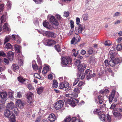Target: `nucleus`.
Segmentation results:
<instances>
[{
  "mask_svg": "<svg viewBox=\"0 0 122 122\" xmlns=\"http://www.w3.org/2000/svg\"><path fill=\"white\" fill-rule=\"evenodd\" d=\"M61 64L62 66H66L71 64L72 61L71 57L69 56L63 57L61 58Z\"/></svg>",
  "mask_w": 122,
  "mask_h": 122,
  "instance_id": "nucleus-1",
  "label": "nucleus"
},
{
  "mask_svg": "<svg viewBox=\"0 0 122 122\" xmlns=\"http://www.w3.org/2000/svg\"><path fill=\"white\" fill-rule=\"evenodd\" d=\"M108 56L110 57V58L113 60L115 65L121 63L122 61V58H114V56L113 55V54H108Z\"/></svg>",
  "mask_w": 122,
  "mask_h": 122,
  "instance_id": "nucleus-2",
  "label": "nucleus"
},
{
  "mask_svg": "<svg viewBox=\"0 0 122 122\" xmlns=\"http://www.w3.org/2000/svg\"><path fill=\"white\" fill-rule=\"evenodd\" d=\"M51 23L53 26L54 28L57 29L58 28V23L54 16H51L50 20Z\"/></svg>",
  "mask_w": 122,
  "mask_h": 122,
  "instance_id": "nucleus-3",
  "label": "nucleus"
},
{
  "mask_svg": "<svg viewBox=\"0 0 122 122\" xmlns=\"http://www.w3.org/2000/svg\"><path fill=\"white\" fill-rule=\"evenodd\" d=\"M86 74V78L88 80L93 77L95 76L96 74L92 72L91 71H90L89 69L87 70L85 72Z\"/></svg>",
  "mask_w": 122,
  "mask_h": 122,
  "instance_id": "nucleus-4",
  "label": "nucleus"
},
{
  "mask_svg": "<svg viewBox=\"0 0 122 122\" xmlns=\"http://www.w3.org/2000/svg\"><path fill=\"white\" fill-rule=\"evenodd\" d=\"M6 106L7 108L10 109L12 110L15 108L14 110H13V111H14L15 114H16L17 109L16 107L15 108L14 104L13 102H11L8 103Z\"/></svg>",
  "mask_w": 122,
  "mask_h": 122,
  "instance_id": "nucleus-5",
  "label": "nucleus"
},
{
  "mask_svg": "<svg viewBox=\"0 0 122 122\" xmlns=\"http://www.w3.org/2000/svg\"><path fill=\"white\" fill-rule=\"evenodd\" d=\"M56 42L52 40L49 39L44 40L43 41L44 44L46 46H50L54 45L56 43Z\"/></svg>",
  "mask_w": 122,
  "mask_h": 122,
  "instance_id": "nucleus-6",
  "label": "nucleus"
},
{
  "mask_svg": "<svg viewBox=\"0 0 122 122\" xmlns=\"http://www.w3.org/2000/svg\"><path fill=\"white\" fill-rule=\"evenodd\" d=\"M63 101L61 100H59L56 103L55 108L56 110H59L63 107Z\"/></svg>",
  "mask_w": 122,
  "mask_h": 122,
  "instance_id": "nucleus-7",
  "label": "nucleus"
},
{
  "mask_svg": "<svg viewBox=\"0 0 122 122\" xmlns=\"http://www.w3.org/2000/svg\"><path fill=\"white\" fill-rule=\"evenodd\" d=\"M16 105L20 108H23L25 105V102L19 99L17 100L15 102Z\"/></svg>",
  "mask_w": 122,
  "mask_h": 122,
  "instance_id": "nucleus-8",
  "label": "nucleus"
},
{
  "mask_svg": "<svg viewBox=\"0 0 122 122\" xmlns=\"http://www.w3.org/2000/svg\"><path fill=\"white\" fill-rule=\"evenodd\" d=\"M115 91L114 90H113L111 94L109 95L108 99L110 102H111L113 99H114V101L115 102L117 101V97H115Z\"/></svg>",
  "mask_w": 122,
  "mask_h": 122,
  "instance_id": "nucleus-9",
  "label": "nucleus"
},
{
  "mask_svg": "<svg viewBox=\"0 0 122 122\" xmlns=\"http://www.w3.org/2000/svg\"><path fill=\"white\" fill-rule=\"evenodd\" d=\"M67 102L68 104L72 107H75L76 106V103H77L79 102V101L76 99L74 98L72 100L70 99L68 100Z\"/></svg>",
  "mask_w": 122,
  "mask_h": 122,
  "instance_id": "nucleus-10",
  "label": "nucleus"
},
{
  "mask_svg": "<svg viewBox=\"0 0 122 122\" xmlns=\"http://www.w3.org/2000/svg\"><path fill=\"white\" fill-rule=\"evenodd\" d=\"M27 102L29 103H31L33 101V95L31 92H28L26 95Z\"/></svg>",
  "mask_w": 122,
  "mask_h": 122,
  "instance_id": "nucleus-11",
  "label": "nucleus"
},
{
  "mask_svg": "<svg viewBox=\"0 0 122 122\" xmlns=\"http://www.w3.org/2000/svg\"><path fill=\"white\" fill-rule=\"evenodd\" d=\"M56 119L55 115L53 114H51L49 115L48 119L50 122H54Z\"/></svg>",
  "mask_w": 122,
  "mask_h": 122,
  "instance_id": "nucleus-12",
  "label": "nucleus"
},
{
  "mask_svg": "<svg viewBox=\"0 0 122 122\" xmlns=\"http://www.w3.org/2000/svg\"><path fill=\"white\" fill-rule=\"evenodd\" d=\"M81 38L80 37L78 36L76 38L75 37H74L71 41V44H76L78 42L80 41Z\"/></svg>",
  "mask_w": 122,
  "mask_h": 122,
  "instance_id": "nucleus-13",
  "label": "nucleus"
},
{
  "mask_svg": "<svg viewBox=\"0 0 122 122\" xmlns=\"http://www.w3.org/2000/svg\"><path fill=\"white\" fill-rule=\"evenodd\" d=\"M47 36L53 38H55L57 36V35L54 33L52 32L48 31L46 32Z\"/></svg>",
  "mask_w": 122,
  "mask_h": 122,
  "instance_id": "nucleus-14",
  "label": "nucleus"
},
{
  "mask_svg": "<svg viewBox=\"0 0 122 122\" xmlns=\"http://www.w3.org/2000/svg\"><path fill=\"white\" fill-rule=\"evenodd\" d=\"M12 40L13 41L15 40L16 38V41L18 43H20L21 41V39L20 37L18 35L15 36L14 35H12Z\"/></svg>",
  "mask_w": 122,
  "mask_h": 122,
  "instance_id": "nucleus-15",
  "label": "nucleus"
},
{
  "mask_svg": "<svg viewBox=\"0 0 122 122\" xmlns=\"http://www.w3.org/2000/svg\"><path fill=\"white\" fill-rule=\"evenodd\" d=\"M14 46L15 50L17 53H22L21 51V46L17 44H15Z\"/></svg>",
  "mask_w": 122,
  "mask_h": 122,
  "instance_id": "nucleus-16",
  "label": "nucleus"
},
{
  "mask_svg": "<svg viewBox=\"0 0 122 122\" xmlns=\"http://www.w3.org/2000/svg\"><path fill=\"white\" fill-rule=\"evenodd\" d=\"M86 67V65L85 64L80 65L77 66L78 70L80 71H83L85 70Z\"/></svg>",
  "mask_w": 122,
  "mask_h": 122,
  "instance_id": "nucleus-17",
  "label": "nucleus"
},
{
  "mask_svg": "<svg viewBox=\"0 0 122 122\" xmlns=\"http://www.w3.org/2000/svg\"><path fill=\"white\" fill-rule=\"evenodd\" d=\"M12 70L15 72L19 70V66L17 64H13L12 66Z\"/></svg>",
  "mask_w": 122,
  "mask_h": 122,
  "instance_id": "nucleus-18",
  "label": "nucleus"
},
{
  "mask_svg": "<svg viewBox=\"0 0 122 122\" xmlns=\"http://www.w3.org/2000/svg\"><path fill=\"white\" fill-rule=\"evenodd\" d=\"M43 25L44 27L49 29H52V27L50 25L48 22H44L43 23Z\"/></svg>",
  "mask_w": 122,
  "mask_h": 122,
  "instance_id": "nucleus-19",
  "label": "nucleus"
},
{
  "mask_svg": "<svg viewBox=\"0 0 122 122\" xmlns=\"http://www.w3.org/2000/svg\"><path fill=\"white\" fill-rule=\"evenodd\" d=\"M4 114L6 117H9L12 114V113H11L10 112L9 110L7 109L5 110Z\"/></svg>",
  "mask_w": 122,
  "mask_h": 122,
  "instance_id": "nucleus-20",
  "label": "nucleus"
},
{
  "mask_svg": "<svg viewBox=\"0 0 122 122\" xmlns=\"http://www.w3.org/2000/svg\"><path fill=\"white\" fill-rule=\"evenodd\" d=\"M81 87H76L74 88V92L76 93V94L75 95H74V96L75 97H77L78 96V94L80 93V90L81 89Z\"/></svg>",
  "mask_w": 122,
  "mask_h": 122,
  "instance_id": "nucleus-21",
  "label": "nucleus"
},
{
  "mask_svg": "<svg viewBox=\"0 0 122 122\" xmlns=\"http://www.w3.org/2000/svg\"><path fill=\"white\" fill-rule=\"evenodd\" d=\"M11 39H12V35L11 36L8 35L6 36L4 40V44L9 41Z\"/></svg>",
  "mask_w": 122,
  "mask_h": 122,
  "instance_id": "nucleus-22",
  "label": "nucleus"
},
{
  "mask_svg": "<svg viewBox=\"0 0 122 122\" xmlns=\"http://www.w3.org/2000/svg\"><path fill=\"white\" fill-rule=\"evenodd\" d=\"M98 100L96 99L95 100V102L97 103L98 102L100 104L102 103L103 102V98L101 96H99L98 97Z\"/></svg>",
  "mask_w": 122,
  "mask_h": 122,
  "instance_id": "nucleus-23",
  "label": "nucleus"
},
{
  "mask_svg": "<svg viewBox=\"0 0 122 122\" xmlns=\"http://www.w3.org/2000/svg\"><path fill=\"white\" fill-rule=\"evenodd\" d=\"M7 94L5 92L0 93V97L2 99H5L7 98Z\"/></svg>",
  "mask_w": 122,
  "mask_h": 122,
  "instance_id": "nucleus-24",
  "label": "nucleus"
},
{
  "mask_svg": "<svg viewBox=\"0 0 122 122\" xmlns=\"http://www.w3.org/2000/svg\"><path fill=\"white\" fill-rule=\"evenodd\" d=\"M85 28L84 26L83 25L79 24V25L78 29V32L80 33Z\"/></svg>",
  "mask_w": 122,
  "mask_h": 122,
  "instance_id": "nucleus-25",
  "label": "nucleus"
},
{
  "mask_svg": "<svg viewBox=\"0 0 122 122\" xmlns=\"http://www.w3.org/2000/svg\"><path fill=\"white\" fill-rule=\"evenodd\" d=\"M5 50H8L9 49H13V46L10 43H8L5 46Z\"/></svg>",
  "mask_w": 122,
  "mask_h": 122,
  "instance_id": "nucleus-26",
  "label": "nucleus"
},
{
  "mask_svg": "<svg viewBox=\"0 0 122 122\" xmlns=\"http://www.w3.org/2000/svg\"><path fill=\"white\" fill-rule=\"evenodd\" d=\"M9 119L11 122H14L15 121V117L14 115V113H12V114L10 116Z\"/></svg>",
  "mask_w": 122,
  "mask_h": 122,
  "instance_id": "nucleus-27",
  "label": "nucleus"
},
{
  "mask_svg": "<svg viewBox=\"0 0 122 122\" xmlns=\"http://www.w3.org/2000/svg\"><path fill=\"white\" fill-rule=\"evenodd\" d=\"M3 30L5 31H10V29L9 28V25L7 23H5L4 25Z\"/></svg>",
  "mask_w": 122,
  "mask_h": 122,
  "instance_id": "nucleus-28",
  "label": "nucleus"
},
{
  "mask_svg": "<svg viewBox=\"0 0 122 122\" xmlns=\"http://www.w3.org/2000/svg\"><path fill=\"white\" fill-rule=\"evenodd\" d=\"M7 57L10 61H12L14 57V54H7Z\"/></svg>",
  "mask_w": 122,
  "mask_h": 122,
  "instance_id": "nucleus-29",
  "label": "nucleus"
},
{
  "mask_svg": "<svg viewBox=\"0 0 122 122\" xmlns=\"http://www.w3.org/2000/svg\"><path fill=\"white\" fill-rule=\"evenodd\" d=\"M49 70V66H46L43 68V70L42 71V73L43 74H45Z\"/></svg>",
  "mask_w": 122,
  "mask_h": 122,
  "instance_id": "nucleus-30",
  "label": "nucleus"
},
{
  "mask_svg": "<svg viewBox=\"0 0 122 122\" xmlns=\"http://www.w3.org/2000/svg\"><path fill=\"white\" fill-rule=\"evenodd\" d=\"M101 112V110L99 109H96L94 110H92L91 111V113L92 114H94L99 113Z\"/></svg>",
  "mask_w": 122,
  "mask_h": 122,
  "instance_id": "nucleus-31",
  "label": "nucleus"
},
{
  "mask_svg": "<svg viewBox=\"0 0 122 122\" xmlns=\"http://www.w3.org/2000/svg\"><path fill=\"white\" fill-rule=\"evenodd\" d=\"M44 89V87L43 86L39 87L37 89V93L39 94H41L43 92Z\"/></svg>",
  "mask_w": 122,
  "mask_h": 122,
  "instance_id": "nucleus-32",
  "label": "nucleus"
},
{
  "mask_svg": "<svg viewBox=\"0 0 122 122\" xmlns=\"http://www.w3.org/2000/svg\"><path fill=\"white\" fill-rule=\"evenodd\" d=\"M106 115L104 114H101L99 117V118L101 121H105L106 118Z\"/></svg>",
  "mask_w": 122,
  "mask_h": 122,
  "instance_id": "nucleus-33",
  "label": "nucleus"
},
{
  "mask_svg": "<svg viewBox=\"0 0 122 122\" xmlns=\"http://www.w3.org/2000/svg\"><path fill=\"white\" fill-rule=\"evenodd\" d=\"M18 80L21 83H23L26 79L25 78L21 76H20L18 77Z\"/></svg>",
  "mask_w": 122,
  "mask_h": 122,
  "instance_id": "nucleus-34",
  "label": "nucleus"
},
{
  "mask_svg": "<svg viewBox=\"0 0 122 122\" xmlns=\"http://www.w3.org/2000/svg\"><path fill=\"white\" fill-rule=\"evenodd\" d=\"M72 122H82V120L80 119H76L75 117H73L71 119Z\"/></svg>",
  "mask_w": 122,
  "mask_h": 122,
  "instance_id": "nucleus-35",
  "label": "nucleus"
},
{
  "mask_svg": "<svg viewBox=\"0 0 122 122\" xmlns=\"http://www.w3.org/2000/svg\"><path fill=\"white\" fill-rule=\"evenodd\" d=\"M82 17L84 20H87L89 18L88 14L86 13H85L82 15Z\"/></svg>",
  "mask_w": 122,
  "mask_h": 122,
  "instance_id": "nucleus-36",
  "label": "nucleus"
},
{
  "mask_svg": "<svg viewBox=\"0 0 122 122\" xmlns=\"http://www.w3.org/2000/svg\"><path fill=\"white\" fill-rule=\"evenodd\" d=\"M96 62L95 59L94 57H91L90 58V63L91 64H95Z\"/></svg>",
  "mask_w": 122,
  "mask_h": 122,
  "instance_id": "nucleus-37",
  "label": "nucleus"
},
{
  "mask_svg": "<svg viewBox=\"0 0 122 122\" xmlns=\"http://www.w3.org/2000/svg\"><path fill=\"white\" fill-rule=\"evenodd\" d=\"M58 85V83L57 81L54 80L53 81L52 87L54 88H56Z\"/></svg>",
  "mask_w": 122,
  "mask_h": 122,
  "instance_id": "nucleus-38",
  "label": "nucleus"
},
{
  "mask_svg": "<svg viewBox=\"0 0 122 122\" xmlns=\"http://www.w3.org/2000/svg\"><path fill=\"white\" fill-rule=\"evenodd\" d=\"M48 31H44L41 29L40 30H38V32L40 33L41 34L43 35H46V32Z\"/></svg>",
  "mask_w": 122,
  "mask_h": 122,
  "instance_id": "nucleus-39",
  "label": "nucleus"
},
{
  "mask_svg": "<svg viewBox=\"0 0 122 122\" xmlns=\"http://www.w3.org/2000/svg\"><path fill=\"white\" fill-rule=\"evenodd\" d=\"M76 61L75 63V64L76 66H78L80 65L79 64L81 63V61H80V59H76Z\"/></svg>",
  "mask_w": 122,
  "mask_h": 122,
  "instance_id": "nucleus-40",
  "label": "nucleus"
},
{
  "mask_svg": "<svg viewBox=\"0 0 122 122\" xmlns=\"http://www.w3.org/2000/svg\"><path fill=\"white\" fill-rule=\"evenodd\" d=\"M55 48L56 50L58 52L61 51V50L59 46L58 45H55Z\"/></svg>",
  "mask_w": 122,
  "mask_h": 122,
  "instance_id": "nucleus-41",
  "label": "nucleus"
},
{
  "mask_svg": "<svg viewBox=\"0 0 122 122\" xmlns=\"http://www.w3.org/2000/svg\"><path fill=\"white\" fill-rule=\"evenodd\" d=\"M77 54H73V55L75 57V59H80V60L82 59V56H77Z\"/></svg>",
  "mask_w": 122,
  "mask_h": 122,
  "instance_id": "nucleus-42",
  "label": "nucleus"
},
{
  "mask_svg": "<svg viewBox=\"0 0 122 122\" xmlns=\"http://www.w3.org/2000/svg\"><path fill=\"white\" fill-rule=\"evenodd\" d=\"M33 22L35 25L37 26H39L38 21L36 18L35 19L33 20Z\"/></svg>",
  "mask_w": 122,
  "mask_h": 122,
  "instance_id": "nucleus-43",
  "label": "nucleus"
},
{
  "mask_svg": "<svg viewBox=\"0 0 122 122\" xmlns=\"http://www.w3.org/2000/svg\"><path fill=\"white\" fill-rule=\"evenodd\" d=\"M111 43V42L110 41H106L104 43V44L106 46H109Z\"/></svg>",
  "mask_w": 122,
  "mask_h": 122,
  "instance_id": "nucleus-44",
  "label": "nucleus"
},
{
  "mask_svg": "<svg viewBox=\"0 0 122 122\" xmlns=\"http://www.w3.org/2000/svg\"><path fill=\"white\" fill-rule=\"evenodd\" d=\"M7 8L8 10H9L11 8V4L10 2L8 1L7 4Z\"/></svg>",
  "mask_w": 122,
  "mask_h": 122,
  "instance_id": "nucleus-45",
  "label": "nucleus"
},
{
  "mask_svg": "<svg viewBox=\"0 0 122 122\" xmlns=\"http://www.w3.org/2000/svg\"><path fill=\"white\" fill-rule=\"evenodd\" d=\"M5 16L4 15H2L1 17V23L4 22L5 21Z\"/></svg>",
  "mask_w": 122,
  "mask_h": 122,
  "instance_id": "nucleus-46",
  "label": "nucleus"
},
{
  "mask_svg": "<svg viewBox=\"0 0 122 122\" xmlns=\"http://www.w3.org/2000/svg\"><path fill=\"white\" fill-rule=\"evenodd\" d=\"M112 113L113 114L114 116L116 117H117L120 115V113L112 111Z\"/></svg>",
  "mask_w": 122,
  "mask_h": 122,
  "instance_id": "nucleus-47",
  "label": "nucleus"
},
{
  "mask_svg": "<svg viewBox=\"0 0 122 122\" xmlns=\"http://www.w3.org/2000/svg\"><path fill=\"white\" fill-rule=\"evenodd\" d=\"M109 64L111 66H113L115 65L113 60L111 59L109 62Z\"/></svg>",
  "mask_w": 122,
  "mask_h": 122,
  "instance_id": "nucleus-48",
  "label": "nucleus"
},
{
  "mask_svg": "<svg viewBox=\"0 0 122 122\" xmlns=\"http://www.w3.org/2000/svg\"><path fill=\"white\" fill-rule=\"evenodd\" d=\"M34 76L35 77L39 79H40L41 78V76L39 73H35L34 74Z\"/></svg>",
  "mask_w": 122,
  "mask_h": 122,
  "instance_id": "nucleus-49",
  "label": "nucleus"
},
{
  "mask_svg": "<svg viewBox=\"0 0 122 122\" xmlns=\"http://www.w3.org/2000/svg\"><path fill=\"white\" fill-rule=\"evenodd\" d=\"M32 66L34 70L36 71L38 69V67L37 65L36 64H32Z\"/></svg>",
  "mask_w": 122,
  "mask_h": 122,
  "instance_id": "nucleus-50",
  "label": "nucleus"
},
{
  "mask_svg": "<svg viewBox=\"0 0 122 122\" xmlns=\"http://www.w3.org/2000/svg\"><path fill=\"white\" fill-rule=\"evenodd\" d=\"M18 60V63L20 66L22 65L23 64V59H20Z\"/></svg>",
  "mask_w": 122,
  "mask_h": 122,
  "instance_id": "nucleus-51",
  "label": "nucleus"
},
{
  "mask_svg": "<svg viewBox=\"0 0 122 122\" xmlns=\"http://www.w3.org/2000/svg\"><path fill=\"white\" fill-rule=\"evenodd\" d=\"M22 96V93L21 92H18L17 93V97L18 98H21Z\"/></svg>",
  "mask_w": 122,
  "mask_h": 122,
  "instance_id": "nucleus-52",
  "label": "nucleus"
},
{
  "mask_svg": "<svg viewBox=\"0 0 122 122\" xmlns=\"http://www.w3.org/2000/svg\"><path fill=\"white\" fill-rule=\"evenodd\" d=\"M117 50L118 51H120L122 49V47L121 45H118L116 47Z\"/></svg>",
  "mask_w": 122,
  "mask_h": 122,
  "instance_id": "nucleus-53",
  "label": "nucleus"
},
{
  "mask_svg": "<svg viewBox=\"0 0 122 122\" xmlns=\"http://www.w3.org/2000/svg\"><path fill=\"white\" fill-rule=\"evenodd\" d=\"M69 15V13L68 11H65L64 12L63 15L66 17H67Z\"/></svg>",
  "mask_w": 122,
  "mask_h": 122,
  "instance_id": "nucleus-54",
  "label": "nucleus"
},
{
  "mask_svg": "<svg viewBox=\"0 0 122 122\" xmlns=\"http://www.w3.org/2000/svg\"><path fill=\"white\" fill-rule=\"evenodd\" d=\"M107 121L108 122H110L111 121V119L109 115L108 114H107Z\"/></svg>",
  "mask_w": 122,
  "mask_h": 122,
  "instance_id": "nucleus-55",
  "label": "nucleus"
},
{
  "mask_svg": "<svg viewBox=\"0 0 122 122\" xmlns=\"http://www.w3.org/2000/svg\"><path fill=\"white\" fill-rule=\"evenodd\" d=\"M13 92H9L8 95H9V97H10L12 98H13Z\"/></svg>",
  "mask_w": 122,
  "mask_h": 122,
  "instance_id": "nucleus-56",
  "label": "nucleus"
},
{
  "mask_svg": "<svg viewBox=\"0 0 122 122\" xmlns=\"http://www.w3.org/2000/svg\"><path fill=\"white\" fill-rule=\"evenodd\" d=\"M71 119L70 117H67L65 119L64 121L65 122H69L71 121Z\"/></svg>",
  "mask_w": 122,
  "mask_h": 122,
  "instance_id": "nucleus-57",
  "label": "nucleus"
},
{
  "mask_svg": "<svg viewBox=\"0 0 122 122\" xmlns=\"http://www.w3.org/2000/svg\"><path fill=\"white\" fill-rule=\"evenodd\" d=\"M4 8V5L3 4H1L0 5V14L2 13V10Z\"/></svg>",
  "mask_w": 122,
  "mask_h": 122,
  "instance_id": "nucleus-58",
  "label": "nucleus"
},
{
  "mask_svg": "<svg viewBox=\"0 0 122 122\" xmlns=\"http://www.w3.org/2000/svg\"><path fill=\"white\" fill-rule=\"evenodd\" d=\"M27 87L30 90H31L33 89L34 88L31 85V84H29L27 86Z\"/></svg>",
  "mask_w": 122,
  "mask_h": 122,
  "instance_id": "nucleus-59",
  "label": "nucleus"
},
{
  "mask_svg": "<svg viewBox=\"0 0 122 122\" xmlns=\"http://www.w3.org/2000/svg\"><path fill=\"white\" fill-rule=\"evenodd\" d=\"M121 15V13L120 12H117L115 13L113 15V17H117L118 16Z\"/></svg>",
  "mask_w": 122,
  "mask_h": 122,
  "instance_id": "nucleus-60",
  "label": "nucleus"
},
{
  "mask_svg": "<svg viewBox=\"0 0 122 122\" xmlns=\"http://www.w3.org/2000/svg\"><path fill=\"white\" fill-rule=\"evenodd\" d=\"M71 27V28H74V22L72 20H71L70 22Z\"/></svg>",
  "mask_w": 122,
  "mask_h": 122,
  "instance_id": "nucleus-61",
  "label": "nucleus"
},
{
  "mask_svg": "<svg viewBox=\"0 0 122 122\" xmlns=\"http://www.w3.org/2000/svg\"><path fill=\"white\" fill-rule=\"evenodd\" d=\"M85 84V83L84 82H83L82 81H81L79 82L78 84V86L79 87L81 86H83Z\"/></svg>",
  "mask_w": 122,
  "mask_h": 122,
  "instance_id": "nucleus-62",
  "label": "nucleus"
},
{
  "mask_svg": "<svg viewBox=\"0 0 122 122\" xmlns=\"http://www.w3.org/2000/svg\"><path fill=\"white\" fill-rule=\"evenodd\" d=\"M18 60H19L20 59H23L24 57L21 54H18Z\"/></svg>",
  "mask_w": 122,
  "mask_h": 122,
  "instance_id": "nucleus-63",
  "label": "nucleus"
},
{
  "mask_svg": "<svg viewBox=\"0 0 122 122\" xmlns=\"http://www.w3.org/2000/svg\"><path fill=\"white\" fill-rule=\"evenodd\" d=\"M59 87L60 88L62 89L65 87V85L63 83H61L60 84Z\"/></svg>",
  "mask_w": 122,
  "mask_h": 122,
  "instance_id": "nucleus-64",
  "label": "nucleus"
}]
</instances>
